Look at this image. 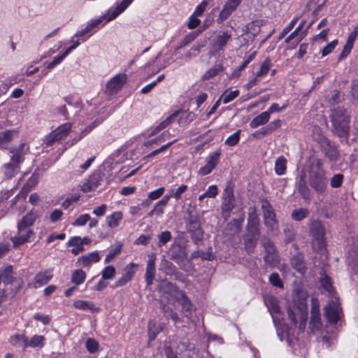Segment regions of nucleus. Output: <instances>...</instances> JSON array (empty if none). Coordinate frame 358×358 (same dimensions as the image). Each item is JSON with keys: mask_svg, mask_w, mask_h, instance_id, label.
Segmentation results:
<instances>
[{"mask_svg": "<svg viewBox=\"0 0 358 358\" xmlns=\"http://www.w3.org/2000/svg\"><path fill=\"white\" fill-rule=\"evenodd\" d=\"M327 171L323 167L320 159H313L309 164L307 174L304 171L300 172L296 178L295 187L301 198L306 202H310L313 197V191L317 195H325L328 190Z\"/></svg>", "mask_w": 358, "mask_h": 358, "instance_id": "nucleus-1", "label": "nucleus"}, {"mask_svg": "<svg viewBox=\"0 0 358 358\" xmlns=\"http://www.w3.org/2000/svg\"><path fill=\"white\" fill-rule=\"evenodd\" d=\"M308 294L302 290H296L293 295V301L287 308V313L292 325L299 324V330L303 332L308 320Z\"/></svg>", "mask_w": 358, "mask_h": 358, "instance_id": "nucleus-2", "label": "nucleus"}, {"mask_svg": "<svg viewBox=\"0 0 358 358\" xmlns=\"http://www.w3.org/2000/svg\"><path fill=\"white\" fill-rule=\"evenodd\" d=\"M329 121L331 132L340 138L348 140L350 134V115L343 106L334 108L330 110Z\"/></svg>", "mask_w": 358, "mask_h": 358, "instance_id": "nucleus-3", "label": "nucleus"}, {"mask_svg": "<svg viewBox=\"0 0 358 358\" xmlns=\"http://www.w3.org/2000/svg\"><path fill=\"white\" fill-rule=\"evenodd\" d=\"M325 227L318 220H313L309 224V236L311 237V246L314 251L324 250L327 246Z\"/></svg>", "mask_w": 358, "mask_h": 358, "instance_id": "nucleus-4", "label": "nucleus"}, {"mask_svg": "<svg viewBox=\"0 0 358 358\" xmlns=\"http://www.w3.org/2000/svg\"><path fill=\"white\" fill-rule=\"evenodd\" d=\"M24 143H20L17 147L9 148L10 153L12 154L10 162L5 164L3 167L4 175L7 178H11L19 172L20 165L24 159Z\"/></svg>", "mask_w": 358, "mask_h": 358, "instance_id": "nucleus-5", "label": "nucleus"}, {"mask_svg": "<svg viewBox=\"0 0 358 358\" xmlns=\"http://www.w3.org/2000/svg\"><path fill=\"white\" fill-rule=\"evenodd\" d=\"M187 217L185 218V228L192 242L199 245L203 241V229L201 227V216L198 213H193L190 210L187 212Z\"/></svg>", "mask_w": 358, "mask_h": 358, "instance_id": "nucleus-6", "label": "nucleus"}, {"mask_svg": "<svg viewBox=\"0 0 358 358\" xmlns=\"http://www.w3.org/2000/svg\"><path fill=\"white\" fill-rule=\"evenodd\" d=\"M168 254L170 259L175 262L181 270L189 272L192 269L193 266L190 259L187 258V252L185 246L174 243L171 244Z\"/></svg>", "mask_w": 358, "mask_h": 358, "instance_id": "nucleus-7", "label": "nucleus"}, {"mask_svg": "<svg viewBox=\"0 0 358 358\" xmlns=\"http://www.w3.org/2000/svg\"><path fill=\"white\" fill-rule=\"evenodd\" d=\"M128 7L127 1L123 0L115 7H110L104 15L91 20V30L94 28L100 29L109 21L116 18Z\"/></svg>", "mask_w": 358, "mask_h": 358, "instance_id": "nucleus-8", "label": "nucleus"}, {"mask_svg": "<svg viewBox=\"0 0 358 358\" xmlns=\"http://www.w3.org/2000/svg\"><path fill=\"white\" fill-rule=\"evenodd\" d=\"M13 268L12 266H7L0 268V277L1 282L5 285H11V293L13 296L18 292L22 287L23 280L20 278L13 277Z\"/></svg>", "mask_w": 358, "mask_h": 358, "instance_id": "nucleus-9", "label": "nucleus"}, {"mask_svg": "<svg viewBox=\"0 0 358 358\" xmlns=\"http://www.w3.org/2000/svg\"><path fill=\"white\" fill-rule=\"evenodd\" d=\"M231 38V30L220 31L210 41L211 54L215 55L224 51L227 45Z\"/></svg>", "mask_w": 358, "mask_h": 358, "instance_id": "nucleus-10", "label": "nucleus"}, {"mask_svg": "<svg viewBox=\"0 0 358 358\" xmlns=\"http://www.w3.org/2000/svg\"><path fill=\"white\" fill-rule=\"evenodd\" d=\"M260 203L264 224L270 230H273L278 224L275 210L266 198H261Z\"/></svg>", "mask_w": 358, "mask_h": 358, "instance_id": "nucleus-11", "label": "nucleus"}, {"mask_svg": "<svg viewBox=\"0 0 358 358\" xmlns=\"http://www.w3.org/2000/svg\"><path fill=\"white\" fill-rule=\"evenodd\" d=\"M338 301V298H336L335 301H332L324 308V316L327 322L332 325L336 324L343 315L341 304Z\"/></svg>", "mask_w": 358, "mask_h": 358, "instance_id": "nucleus-12", "label": "nucleus"}, {"mask_svg": "<svg viewBox=\"0 0 358 358\" xmlns=\"http://www.w3.org/2000/svg\"><path fill=\"white\" fill-rule=\"evenodd\" d=\"M176 301L181 306V313L187 318L192 317L196 310L194 305L185 292H180V296H175Z\"/></svg>", "mask_w": 358, "mask_h": 358, "instance_id": "nucleus-13", "label": "nucleus"}, {"mask_svg": "<svg viewBox=\"0 0 358 358\" xmlns=\"http://www.w3.org/2000/svg\"><path fill=\"white\" fill-rule=\"evenodd\" d=\"M244 249L248 255L252 254L257 245L260 238V231L247 230L243 234Z\"/></svg>", "mask_w": 358, "mask_h": 358, "instance_id": "nucleus-14", "label": "nucleus"}, {"mask_svg": "<svg viewBox=\"0 0 358 358\" xmlns=\"http://www.w3.org/2000/svg\"><path fill=\"white\" fill-rule=\"evenodd\" d=\"M33 234L34 231L32 229L17 225V234L11 238L13 248H17L29 242Z\"/></svg>", "mask_w": 358, "mask_h": 358, "instance_id": "nucleus-15", "label": "nucleus"}, {"mask_svg": "<svg viewBox=\"0 0 358 358\" xmlns=\"http://www.w3.org/2000/svg\"><path fill=\"white\" fill-rule=\"evenodd\" d=\"M241 1L242 0H228L216 19L217 23L221 24L226 20L236 10Z\"/></svg>", "mask_w": 358, "mask_h": 358, "instance_id": "nucleus-16", "label": "nucleus"}, {"mask_svg": "<svg viewBox=\"0 0 358 358\" xmlns=\"http://www.w3.org/2000/svg\"><path fill=\"white\" fill-rule=\"evenodd\" d=\"M137 267L138 264L133 262L127 264L123 271L121 278L112 285V287L115 289L122 287L131 281L136 273V268Z\"/></svg>", "mask_w": 358, "mask_h": 358, "instance_id": "nucleus-17", "label": "nucleus"}, {"mask_svg": "<svg viewBox=\"0 0 358 358\" xmlns=\"http://www.w3.org/2000/svg\"><path fill=\"white\" fill-rule=\"evenodd\" d=\"M127 81L126 74H117L113 77L106 84V92L109 94L117 93Z\"/></svg>", "mask_w": 358, "mask_h": 358, "instance_id": "nucleus-18", "label": "nucleus"}, {"mask_svg": "<svg viewBox=\"0 0 358 358\" xmlns=\"http://www.w3.org/2000/svg\"><path fill=\"white\" fill-rule=\"evenodd\" d=\"M346 254L348 263L358 259V238L349 236L346 238Z\"/></svg>", "mask_w": 358, "mask_h": 358, "instance_id": "nucleus-19", "label": "nucleus"}, {"mask_svg": "<svg viewBox=\"0 0 358 358\" xmlns=\"http://www.w3.org/2000/svg\"><path fill=\"white\" fill-rule=\"evenodd\" d=\"M292 267L301 274H304L307 267L304 261V256L302 252H296L292 255L289 259Z\"/></svg>", "mask_w": 358, "mask_h": 358, "instance_id": "nucleus-20", "label": "nucleus"}, {"mask_svg": "<svg viewBox=\"0 0 358 358\" xmlns=\"http://www.w3.org/2000/svg\"><path fill=\"white\" fill-rule=\"evenodd\" d=\"M155 260L156 255L155 254H151L150 255H149L147 262L146 271L145 274V281L147 286L152 285L155 279V276L156 274Z\"/></svg>", "mask_w": 358, "mask_h": 358, "instance_id": "nucleus-21", "label": "nucleus"}, {"mask_svg": "<svg viewBox=\"0 0 358 358\" xmlns=\"http://www.w3.org/2000/svg\"><path fill=\"white\" fill-rule=\"evenodd\" d=\"M89 241L87 237L81 238L80 236H73L66 243V245L67 247H73L71 252L77 255L84 250L83 245L87 244Z\"/></svg>", "mask_w": 358, "mask_h": 358, "instance_id": "nucleus-22", "label": "nucleus"}, {"mask_svg": "<svg viewBox=\"0 0 358 358\" xmlns=\"http://www.w3.org/2000/svg\"><path fill=\"white\" fill-rule=\"evenodd\" d=\"M309 325L312 332L319 331L322 327V324L318 306L312 307Z\"/></svg>", "mask_w": 358, "mask_h": 358, "instance_id": "nucleus-23", "label": "nucleus"}, {"mask_svg": "<svg viewBox=\"0 0 358 358\" xmlns=\"http://www.w3.org/2000/svg\"><path fill=\"white\" fill-rule=\"evenodd\" d=\"M159 289L160 292L172 295L174 297L175 296H180V292H183L179 289L176 284L167 280L162 281L159 286Z\"/></svg>", "mask_w": 358, "mask_h": 358, "instance_id": "nucleus-24", "label": "nucleus"}, {"mask_svg": "<svg viewBox=\"0 0 358 358\" xmlns=\"http://www.w3.org/2000/svg\"><path fill=\"white\" fill-rule=\"evenodd\" d=\"M110 113V111L108 110L106 106H101L97 110L94 112L93 116L91 117V120L95 118L92 122H91V130L100 124Z\"/></svg>", "mask_w": 358, "mask_h": 358, "instance_id": "nucleus-25", "label": "nucleus"}, {"mask_svg": "<svg viewBox=\"0 0 358 358\" xmlns=\"http://www.w3.org/2000/svg\"><path fill=\"white\" fill-rule=\"evenodd\" d=\"M265 303L268 308V310L271 315L273 313L278 314L280 313V306L279 305V301L273 296H268L265 299ZM273 322L275 324L277 318L272 315Z\"/></svg>", "mask_w": 358, "mask_h": 358, "instance_id": "nucleus-26", "label": "nucleus"}, {"mask_svg": "<svg viewBox=\"0 0 358 358\" xmlns=\"http://www.w3.org/2000/svg\"><path fill=\"white\" fill-rule=\"evenodd\" d=\"M17 136V131L15 130H6L0 133V148L8 149V145L12 140Z\"/></svg>", "mask_w": 358, "mask_h": 358, "instance_id": "nucleus-27", "label": "nucleus"}, {"mask_svg": "<svg viewBox=\"0 0 358 358\" xmlns=\"http://www.w3.org/2000/svg\"><path fill=\"white\" fill-rule=\"evenodd\" d=\"M201 30L197 29L193 31L188 33L187 35L184 36V38L181 40V41L178 43V45L175 48V52H178L181 48L187 46L192 42H193L201 33Z\"/></svg>", "mask_w": 358, "mask_h": 358, "instance_id": "nucleus-28", "label": "nucleus"}, {"mask_svg": "<svg viewBox=\"0 0 358 358\" xmlns=\"http://www.w3.org/2000/svg\"><path fill=\"white\" fill-rule=\"evenodd\" d=\"M52 270L48 269L38 273L34 278L35 287L47 284L52 278Z\"/></svg>", "mask_w": 358, "mask_h": 358, "instance_id": "nucleus-29", "label": "nucleus"}, {"mask_svg": "<svg viewBox=\"0 0 358 358\" xmlns=\"http://www.w3.org/2000/svg\"><path fill=\"white\" fill-rule=\"evenodd\" d=\"M234 196L232 192L228 193L227 198L222 204V213L226 217H229L231 212L234 208Z\"/></svg>", "mask_w": 358, "mask_h": 358, "instance_id": "nucleus-30", "label": "nucleus"}, {"mask_svg": "<svg viewBox=\"0 0 358 358\" xmlns=\"http://www.w3.org/2000/svg\"><path fill=\"white\" fill-rule=\"evenodd\" d=\"M200 257L202 260L212 261L215 259V256L213 252L212 247H208L206 252L201 250L194 251L190 256V261Z\"/></svg>", "mask_w": 358, "mask_h": 358, "instance_id": "nucleus-31", "label": "nucleus"}, {"mask_svg": "<svg viewBox=\"0 0 358 358\" xmlns=\"http://www.w3.org/2000/svg\"><path fill=\"white\" fill-rule=\"evenodd\" d=\"M246 229L260 231L259 218L255 210L248 213Z\"/></svg>", "mask_w": 358, "mask_h": 358, "instance_id": "nucleus-32", "label": "nucleus"}, {"mask_svg": "<svg viewBox=\"0 0 358 358\" xmlns=\"http://www.w3.org/2000/svg\"><path fill=\"white\" fill-rule=\"evenodd\" d=\"M38 216V215L37 212L31 210L22 218V220L18 222L17 225H21V227L25 228H29L34 224Z\"/></svg>", "mask_w": 358, "mask_h": 358, "instance_id": "nucleus-33", "label": "nucleus"}, {"mask_svg": "<svg viewBox=\"0 0 358 358\" xmlns=\"http://www.w3.org/2000/svg\"><path fill=\"white\" fill-rule=\"evenodd\" d=\"M78 42L75 44H72L70 47H69L65 52L62 54L61 55L57 56L54 57L53 60L48 63L47 65V69H53L55 66L59 64L62 62V60L74 49H76L78 47Z\"/></svg>", "mask_w": 358, "mask_h": 358, "instance_id": "nucleus-34", "label": "nucleus"}, {"mask_svg": "<svg viewBox=\"0 0 358 358\" xmlns=\"http://www.w3.org/2000/svg\"><path fill=\"white\" fill-rule=\"evenodd\" d=\"M71 128V124L70 123H65L54 130V136H55L57 141L59 142L64 139L68 136Z\"/></svg>", "mask_w": 358, "mask_h": 358, "instance_id": "nucleus-35", "label": "nucleus"}, {"mask_svg": "<svg viewBox=\"0 0 358 358\" xmlns=\"http://www.w3.org/2000/svg\"><path fill=\"white\" fill-rule=\"evenodd\" d=\"M71 128V124L70 123H65L54 130V136H55L57 141L59 142L64 139L68 136Z\"/></svg>", "mask_w": 358, "mask_h": 358, "instance_id": "nucleus-36", "label": "nucleus"}, {"mask_svg": "<svg viewBox=\"0 0 358 358\" xmlns=\"http://www.w3.org/2000/svg\"><path fill=\"white\" fill-rule=\"evenodd\" d=\"M270 120V115L266 111L255 117L250 122V127L252 129L266 124Z\"/></svg>", "mask_w": 358, "mask_h": 358, "instance_id": "nucleus-37", "label": "nucleus"}, {"mask_svg": "<svg viewBox=\"0 0 358 358\" xmlns=\"http://www.w3.org/2000/svg\"><path fill=\"white\" fill-rule=\"evenodd\" d=\"M264 262L267 267L273 268L276 267L280 262L279 256L275 252L266 253L264 257Z\"/></svg>", "mask_w": 358, "mask_h": 358, "instance_id": "nucleus-38", "label": "nucleus"}, {"mask_svg": "<svg viewBox=\"0 0 358 358\" xmlns=\"http://www.w3.org/2000/svg\"><path fill=\"white\" fill-rule=\"evenodd\" d=\"M90 37V24H87V26L81 31H78L75 36H73L71 38V42L73 44L76 43H78V46L80 43L81 41H85Z\"/></svg>", "mask_w": 358, "mask_h": 358, "instance_id": "nucleus-39", "label": "nucleus"}, {"mask_svg": "<svg viewBox=\"0 0 358 358\" xmlns=\"http://www.w3.org/2000/svg\"><path fill=\"white\" fill-rule=\"evenodd\" d=\"M285 235L284 242L285 244H289L293 242L296 237V231L292 224H286L283 229Z\"/></svg>", "mask_w": 358, "mask_h": 358, "instance_id": "nucleus-40", "label": "nucleus"}, {"mask_svg": "<svg viewBox=\"0 0 358 358\" xmlns=\"http://www.w3.org/2000/svg\"><path fill=\"white\" fill-rule=\"evenodd\" d=\"M45 338L43 336L34 335L30 340L28 338L25 348H43L45 345Z\"/></svg>", "mask_w": 358, "mask_h": 358, "instance_id": "nucleus-41", "label": "nucleus"}, {"mask_svg": "<svg viewBox=\"0 0 358 358\" xmlns=\"http://www.w3.org/2000/svg\"><path fill=\"white\" fill-rule=\"evenodd\" d=\"M287 159L284 156L278 157L275 162V172L278 176H282L287 171Z\"/></svg>", "mask_w": 358, "mask_h": 358, "instance_id": "nucleus-42", "label": "nucleus"}, {"mask_svg": "<svg viewBox=\"0 0 358 358\" xmlns=\"http://www.w3.org/2000/svg\"><path fill=\"white\" fill-rule=\"evenodd\" d=\"M122 219V213L120 211H115L110 215L106 217V221L109 227L115 228L120 224V222Z\"/></svg>", "mask_w": 358, "mask_h": 358, "instance_id": "nucleus-43", "label": "nucleus"}, {"mask_svg": "<svg viewBox=\"0 0 358 358\" xmlns=\"http://www.w3.org/2000/svg\"><path fill=\"white\" fill-rule=\"evenodd\" d=\"M309 210L305 208H299L292 210L291 218L296 222H300L309 215Z\"/></svg>", "mask_w": 358, "mask_h": 358, "instance_id": "nucleus-44", "label": "nucleus"}, {"mask_svg": "<svg viewBox=\"0 0 358 358\" xmlns=\"http://www.w3.org/2000/svg\"><path fill=\"white\" fill-rule=\"evenodd\" d=\"M162 269L166 275L172 277V275L178 270L177 267L169 260L163 259L161 262Z\"/></svg>", "mask_w": 358, "mask_h": 358, "instance_id": "nucleus-45", "label": "nucleus"}, {"mask_svg": "<svg viewBox=\"0 0 358 358\" xmlns=\"http://www.w3.org/2000/svg\"><path fill=\"white\" fill-rule=\"evenodd\" d=\"M178 113L176 112L171 115L167 117L164 121H162L159 125H157L154 130L152 131L151 135L156 134L157 133L159 132L160 131L165 129L166 127H168L173 121V119L176 117Z\"/></svg>", "mask_w": 358, "mask_h": 358, "instance_id": "nucleus-46", "label": "nucleus"}, {"mask_svg": "<svg viewBox=\"0 0 358 358\" xmlns=\"http://www.w3.org/2000/svg\"><path fill=\"white\" fill-rule=\"evenodd\" d=\"M221 155L222 152L220 150L210 153L207 158L206 163L215 169L220 162Z\"/></svg>", "mask_w": 358, "mask_h": 358, "instance_id": "nucleus-47", "label": "nucleus"}, {"mask_svg": "<svg viewBox=\"0 0 358 358\" xmlns=\"http://www.w3.org/2000/svg\"><path fill=\"white\" fill-rule=\"evenodd\" d=\"M324 156L327 157L331 162H336L338 158V153L336 148L329 145L323 150Z\"/></svg>", "mask_w": 358, "mask_h": 358, "instance_id": "nucleus-48", "label": "nucleus"}, {"mask_svg": "<svg viewBox=\"0 0 358 358\" xmlns=\"http://www.w3.org/2000/svg\"><path fill=\"white\" fill-rule=\"evenodd\" d=\"M196 117L195 114L191 111H183L178 120L179 124H187L192 122Z\"/></svg>", "mask_w": 358, "mask_h": 358, "instance_id": "nucleus-49", "label": "nucleus"}, {"mask_svg": "<svg viewBox=\"0 0 358 358\" xmlns=\"http://www.w3.org/2000/svg\"><path fill=\"white\" fill-rule=\"evenodd\" d=\"M158 243L157 246L162 247L169 242L172 238V234L171 231L166 230L161 232L158 234Z\"/></svg>", "mask_w": 358, "mask_h": 358, "instance_id": "nucleus-50", "label": "nucleus"}, {"mask_svg": "<svg viewBox=\"0 0 358 358\" xmlns=\"http://www.w3.org/2000/svg\"><path fill=\"white\" fill-rule=\"evenodd\" d=\"M320 283L322 287L329 293H331L334 291L331 279L327 274L324 273L323 276L321 277Z\"/></svg>", "mask_w": 358, "mask_h": 358, "instance_id": "nucleus-51", "label": "nucleus"}, {"mask_svg": "<svg viewBox=\"0 0 358 358\" xmlns=\"http://www.w3.org/2000/svg\"><path fill=\"white\" fill-rule=\"evenodd\" d=\"M223 71V66L221 64L216 65L213 68L208 69L203 75L204 80H209L216 76L220 72Z\"/></svg>", "mask_w": 358, "mask_h": 358, "instance_id": "nucleus-52", "label": "nucleus"}, {"mask_svg": "<svg viewBox=\"0 0 358 358\" xmlns=\"http://www.w3.org/2000/svg\"><path fill=\"white\" fill-rule=\"evenodd\" d=\"M241 132V130L238 129L235 133L229 136L226 139L224 144L230 147L236 145L240 141Z\"/></svg>", "mask_w": 358, "mask_h": 358, "instance_id": "nucleus-53", "label": "nucleus"}, {"mask_svg": "<svg viewBox=\"0 0 358 358\" xmlns=\"http://www.w3.org/2000/svg\"><path fill=\"white\" fill-rule=\"evenodd\" d=\"M85 277V273L83 270L78 269L73 273L71 276V281L76 285H80L84 282Z\"/></svg>", "mask_w": 358, "mask_h": 358, "instance_id": "nucleus-54", "label": "nucleus"}, {"mask_svg": "<svg viewBox=\"0 0 358 358\" xmlns=\"http://www.w3.org/2000/svg\"><path fill=\"white\" fill-rule=\"evenodd\" d=\"M344 180V175L342 173H336L330 179L329 183L332 188H339L342 186Z\"/></svg>", "mask_w": 358, "mask_h": 358, "instance_id": "nucleus-55", "label": "nucleus"}, {"mask_svg": "<svg viewBox=\"0 0 358 358\" xmlns=\"http://www.w3.org/2000/svg\"><path fill=\"white\" fill-rule=\"evenodd\" d=\"M116 269L113 266L109 265L106 266L101 272L103 280L113 279L115 275Z\"/></svg>", "mask_w": 358, "mask_h": 358, "instance_id": "nucleus-56", "label": "nucleus"}, {"mask_svg": "<svg viewBox=\"0 0 358 358\" xmlns=\"http://www.w3.org/2000/svg\"><path fill=\"white\" fill-rule=\"evenodd\" d=\"M269 282L275 287L278 288H283L284 284L282 280L280 278V275L278 273L273 272L271 273L268 278Z\"/></svg>", "mask_w": 358, "mask_h": 358, "instance_id": "nucleus-57", "label": "nucleus"}, {"mask_svg": "<svg viewBox=\"0 0 358 358\" xmlns=\"http://www.w3.org/2000/svg\"><path fill=\"white\" fill-rule=\"evenodd\" d=\"M306 24V20H301L299 25L296 27V29L285 38V42L288 43L291 41V40L294 39L295 37L298 36L300 34V31L302 30L303 27Z\"/></svg>", "mask_w": 358, "mask_h": 358, "instance_id": "nucleus-58", "label": "nucleus"}, {"mask_svg": "<svg viewBox=\"0 0 358 358\" xmlns=\"http://www.w3.org/2000/svg\"><path fill=\"white\" fill-rule=\"evenodd\" d=\"M271 64V59L266 58L261 65L259 70L256 73V77H261L268 73Z\"/></svg>", "mask_w": 358, "mask_h": 358, "instance_id": "nucleus-59", "label": "nucleus"}, {"mask_svg": "<svg viewBox=\"0 0 358 358\" xmlns=\"http://www.w3.org/2000/svg\"><path fill=\"white\" fill-rule=\"evenodd\" d=\"M300 15H296L294 18L290 21V22L283 29L282 31L280 33L279 36V39L282 38L287 34H288L295 26L296 22L300 19Z\"/></svg>", "mask_w": 358, "mask_h": 358, "instance_id": "nucleus-60", "label": "nucleus"}, {"mask_svg": "<svg viewBox=\"0 0 358 358\" xmlns=\"http://www.w3.org/2000/svg\"><path fill=\"white\" fill-rule=\"evenodd\" d=\"M165 136H166V134L165 132H164L161 135L155 137L153 139L146 141L144 143V145L148 148H152L153 145H157V144L163 142L165 140V138H164Z\"/></svg>", "mask_w": 358, "mask_h": 358, "instance_id": "nucleus-61", "label": "nucleus"}, {"mask_svg": "<svg viewBox=\"0 0 358 358\" xmlns=\"http://www.w3.org/2000/svg\"><path fill=\"white\" fill-rule=\"evenodd\" d=\"M122 250V245L118 244L114 248L111 249L106 255L104 260L105 263L110 262L116 255H119Z\"/></svg>", "mask_w": 358, "mask_h": 358, "instance_id": "nucleus-62", "label": "nucleus"}, {"mask_svg": "<svg viewBox=\"0 0 358 358\" xmlns=\"http://www.w3.org/2000/svg\"><path fill=\"white\" fill-rule=\"evenodd\" d=\"M28 337L24 334H16L10 338V343L13 345H17L20 343H23L24 348L25 349V344L27 342Z\"/></svg>", "mask_w": 358, "mask_h": 358, "instance_id": "nucleus-63", "label": "nucleus"}, {"mask_svg": "<svg viewBox=\"0 0 358 358\" xmlns=\"http://www.w3.org/2000/svg\"><path fill=\"white\" fill-rule=\"evenodd\" d=\"M338 43V40L335 39L331 43H328L321 51L322 57H325L330 54L335 49Z\"/></svg>", "mask_w": 358, "mask_h": 358, "instance_id": "nucleus-64", "label": "nucleus"}]
</instances>
